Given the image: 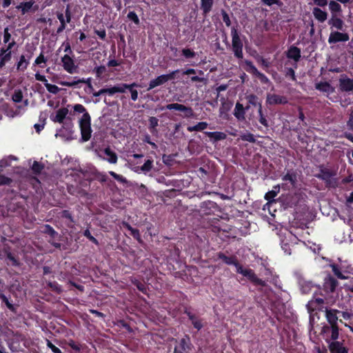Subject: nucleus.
Here are the masks:
<instances>
[{"label": "nucleus", "mask_w": 353, "mask_h": 353, "mask_svg": "<svg viewBox=\"0 0 353 353\" xmlns=\"http://www.w3.org/2000/svg\"><path fill=\"white\" fill-rule=\"evenodd\" d=\"M73 109L75 112L83 114L79 121V125L81 134V141L86 142L90 139L92 132L91 128V117L82 104H75L73 106Z\"/></svg>", "instance_id": "f257e3e1"}, {"label": "nucleus", "mask_w": 353, "mask_h": 353, "mask_svg": "<svg viewBox=\"0 0 353 353\" xmlns=\"http://www.w3.org/2000/svg\"><path fill=\"white\" fill-rule=\"evenodd\" d=\"M336 172L324 167L323 165L319 166V172L314 176L316 178L324 181L325 187L327 188H335L338 186V179L335 177Z\"/></svg>", "instance_id": "f03ea898"}, {"label": "nucleus", "mask_w": 353, "mask_h": 353, "mask_svg": "<svg viewBox=\"0 0 353 353\" xmlns=\"http://www.w3.org/2000/svg\"><path fill=\"white\" fill-rule=\"evenodd\" d=\"M232 36V50L236 58L241 59L243 57V41L240 38L239 32L236 27L231 28Z\"/></svg>", "instance_id": "7ed1b4c3"}, {"label": "nucleus", "mask_w": 353, "mask_h": 353, "mask_svg": "<svg viewBox=\"0 0 353 353\" xmlns=\"http://www.w3.org/2000/svg\"><path fill=\"white\" fill-rule=\"evenodd\" d=\"M236 272L246 277L254 285L266 286V282L258 278L253 270L250 268H243L241 263L236 269Z\"/></svg>", "instance_id": "20e7f679"}, {"label": "nucleus", "mask_w": 353, "mask_h": 353, "mask_svg": "<svg viewBox=\"0 0 353 353\" xmlns=\"http://www.w3.org/2000/svg\"><path fill=\"white\" fill-rule=\"evenodd\" d=\"M219 211L220 209L216 203L210 200L202 202L199 210L202 216L214 214Z\"/></svg>", "instance_id": "39448f33"}, {"label": "nucleus", "mask_w": 353, "mask_h": 353, "mask_svg": "<svg viewBox=\"0 0 353 353\" xmlns=\"http://www.w3.org/2000/svg\"><path fill=\"white\" fill-rule=\"evenodd\" d=\"M161 110H175L183 112L185 113L184 117L186 118H192L194 117V111L191 107H188L179 103H169L164 107L160 108Z\"/></svg>", "instance_id": "423d86ee"}, {"label": "nucleus", "mask_w": 353, "mask_h": 353, "mask_svg": "<svg viewBox=\"0 0 353 353\" xmlns=\"http://www.w3.org/2000/svg\"><path fill=\"white\" fill-rule=\"evenodd\" d=\"M192 350V344L190 337L185 336L181 339L174 346L173 353H190Z\"/></svg>", "instance_id": "0eeeda50"}, {"label": "nucleus", "mask_w": 353, "mask_h": 353, "mask_svg": "<svg viewBox=\"0 0 353 353\" xmlns=\"http://www.w3.org/2000/svg\"><path fill=\"white\" fill-rule=\"evenodd\" d=\"M350 36L346 32H341L339 31H332L328 37V43L330 44H335L339 42H346L349 41Z\"/></svg>", "instance_id": "6e6552de"}, {"label": "nucleus", "mask_w": 353, "mask_h": 353, "mask_svg": "<svg viewBox=\"0 0 353 353\" xmlns=\"http://www.w3.org/2000/svg\"><path fill=\"white\" fill-rule=\"evenodd\" d=\"M183 314L188 316V319L191 321L195 329L199 331L203 328V324L202 323V319L199 318L195 314H193L190 311V307H185L183 309Z\"/></svg>", "instance_id": "1a4fd4ad"}, {"label": "nucleus", "mask_w": 353, "mask_h": 353, "mask_svg": "<svg viewBox=\"0 0 353 353\" xmlns=\"http://www.w3.org/2000/svg\"><path fill=\"white\" fill-rule=\"evenodd\" d=\"M216 259L221 260L223 263L228 265H234L236 269L239 265L240 263L235 255L226 256L224 252H219L216 254Z\"/></svg>", "instance_id": "9d476101"}, {"label": "nucleus", "mask_w": 353, "mask_h": 353, "mask_svg": "<svg viewBox=\"0 0 353 353\" xmlns=\"http://www.w3.org/2000/svg\"><path fill=\"white\" fill-rule=\"evenodd\" d=\"M62 66L67 72L73 74L76 72L77 65H75L74 59L68 54H65L61 57Z\"/></svg>", "instance_id": "9b49d317"}, {"label": "nucleus", "mask_w": 353, "mask_h": 353, "mask_svg": "<svg viewBox=\"0 0 353 353\" xmlns=\"http://www.w3.org/2000/svg\"><path fill=\"white\" fill-rule=\"evenodd\" d=\"M266 104L270 105H285L288 103V101L287 97L284 96H281L276 94H267L266 97Z\"/></svg>", "instance_id": "f8f14e48"}, {"label": "nucleus", "mask_w": 353, "mask_h": 353, "mask_svg": "<svg viewBox=\"0 0 353 353\" xmlns=\"http://www.w3.org/2000/svg\"><path fill=\"white\" fill-rule=\"evenodd\" d=\"M339 310L336 309H326L325 310V317L330 325V327H339L338 326V321H339Z\"/></svg>", "instance_id": "ddd939ff"}, {"label": "nucleus", "mask_w": 353, "mask_h": 353, "mask_svg": "<svg viewBox=\"0 0 353 353\" xmlns=\"http://www.w3.org/2000/svg\"><path fill=\"white\" fill-rule=\"evenodd\" d=\"M338 285V281L332 276L328 275L324 279L323 290L327 293L334 292Z\"/></svg>", "instance_id": "4468645a"}, {"label": "nucleus", "mask_w": 353, "mask_h": 353, "mask_svg": "<svg viewBox=\"0 0 353 353\" xmlns=\"http://www.w3.org/2000/svg\"><path fill=\"white\" fill-rule=\"evenodd\" d=\"M330 353H348V349L341 341H331L326 340Z\"/></svg>", "instance_id": "2eb2a0df"}, {"label": "nucleus", "mask_w": 353, "mask_h": 353, "mask_svg": "<svg viewBox=\"0 0 353 353\" xmlns=\"http://www.w3.org/2000/svg\"><path fill=\"white\" fill-rule=\"evenodd\" d=\"M341 14L331 15L327 23L331 28H336L337 30H343L345 23L341 18Z\"/></svg>", "instance_id": "dca6fc26"}, {"label": "nucleus", "mask_w": 353, "mask_h": 353, "mask_svg": "<svg viewBox=\"0 0 353 353\" xmlns=\"http://www.w3.org/2000/svg\"><path fill=\"white\" fill-rule=\"evenodd\" d=\"M248 105L246 109L248 110L251 106L259 108H262V100L254 94H250L245 96Z\"/></svg>", "instance_id": "f3484780"}, {"label": "nucleus", "mask_w": 353, "mask_h": 353, "mask_svg": "<svg viewBox=\"0 0 353 353\" xmlns=\"http://www.w3.org/2000/svg\"><path fill=\"white\" fill-rule=\"evenodd\" d=\"M127 83H119L110 88H103L104 94L112 96L116 93H123L125 92V88H128Z\"/></svg>", "instance_id": "a211bd4d"}, {"label": "nucleus", "mask_w": 353, "mask_h": 353, "mask_svg": "<svg viewBox=\"0 0 353 353\" xmlns=\"http://www.w3.org/2000/svg\"><path fill=\"white\" fill-rule=\"evenodd\" d=\"M339 89L342 92H351L353 90V79L348 77L341 78L339 79Z\"/></svg>", "instance_id": "6ab92c4d"}, {"label": "nucleus", "mask_w": 353, "mask_h": 353, "mask_svg": "<svg viewBox=\"0 0 353 353\" xmlns=\"http://www.w3.org/2000/svg\"><path fill=\"white\" fill-rule=\"evenodd\" d=\"M68 112L69 111L67 108H59L57 111L55 116H50V119L54 123H63Z\"/></svg>", "instance_id": "aec40b11"}, {"label": "nucleus", "mask_w": 353, "mask_h": 353, "mask_svg": "<svg viewBox=\"0 0 353 353\" xmlns=\"http://www.w3.org/2000/svg\"><path fill=\"white\" fill-rule=\"evenodd\" d=\"M297 175L296 170H288L286 174L282 176V180L289 181L292 187H295L297 183Z\"/></svg>", "instance_id": "412c9836"}, {"label": "nucleus", "mask_w": 353, "mask_h": 353, "mask_svg": "<svg viewBox=\"0 0 353 353\" xmlns=\"http://www.w3.org/2000/svg\"><path fill=\"white\" fill-rule=\"evenodd\" d=\"M312 14L316 20L319 23H324L328 17V14L326 11L321 10L319 7H314L312 9Z\"/></svg>", "instance_id": "4be33fe9"}, {"label": "nucleus", "mask_w": 353, "mask_h": 353, "mask_svg": "<svg viewBox=\"0 0 353 353\" xmlns=\"http://www.w3.org/2000/svg\"><path fill=\"white\" fill-rule=\"evenodd\" d=\"M167 83L166 79L165 78L164 74L159 75L156 78L150 81L148 83V87L146 89L147 91H150L151 90L154 89L155 88L162 85Z\"/></svg>", "instance_id": "5701e85b"}, {"label": "nucleus", "mask_w": 353, "mask_h": 353, "mask_svg": "<svg viewBox=\"0 0 353 353\" xmlns=\"http://www.w3.org/2000/svg\"><path fill=\"white\" fill-rule=\"evenodd\" d=\"M286 56L288 59H293L294 61L298 62L301 57V52L300 48L292 46L289 48Z\"/></svg>", "instance_id": "b1692460"}, {"label": "nucleus", "mask_w": 353, "mask_h": 353, "mask_svg": "<svg viewBox=\"0 0 353 353\" xmlns=\"http://www.w3.org/2000/svg\"><path fill=\"white\" fill-rule=\"evenodd\" d=\"M104 154L106 157L103 158L104 160L112 164H116L118 161V157L115 152L111 150L110 147H107L103 150Z\"/></svg>", "instance_id": "393cba45"}, {"label": "nucleus", "mask_w": 353, "mask_h": 353, "mask_svg": "<svg viewBox=\"0 0 353 353\" xmlns=\"http://www.w3.org/2000/svg\"><path fill=\"white\" fill-rule=\"evenodd\" d=\"M204 133L210 139L212 143H216L227 138V134L223 132H205Z\"/></svg>", "instance_id": "a878e982"}, {"label": "nucleus", "mask_w": 353, "mask_h": 353, "mask_svg": "<svg viewBox=\"0 0 353 353\" xmlns=\"http://www.w3.org/2000/svg\"><path fill=\"white\" fill-rule=\"evenodd\" d=\"M258 120L259 122L264 126L267 130L269 129L270 125L268 121V113L266 110H263V107L258 110Z\"/></svg>", "instance_id": "bb28decb"}, {"label": "nucleus", "mask_w": 353, "mask_h": 353, "mask_svg": "<svg viewBox=\"0 0 353 353\" xmlns=\"http://www.w3.org/2000/svg\"><path fill=\"white\" fill-rule=\"evenodd\" d=\"M246 106L244 108L243 104L240 103H236L234 110V115L238 120H243L245 119Z\"/></svg>", "instance_id": "cd10ccee"}, {"label": "nucleus", "mask_w": 353, "mask_h": 353, "mask_svg": "<svg viewBox=\"0 0 353 353\" xmlns=\"http://www.w3.org/2000/svg\"><path fill=\"white\" fill-rule=\"evenodd\" d=\"M315 88L316 90L326 93H332L334 91V88L327 81L320 82L316 83Z\"/></svg>", "instance_id": "c85d7f7f"}, {"label": "nucleus", "mask_w": 353, "mask_h": 353, "mask_svg": "<svg viewBox=\"0 0 353 353\" xmlns=\"http://www.w3.org/2000/svg\"><path fill=\"white\" fill-rule=\"evenodd\" d=\"M327 4L329 6V9L330 10L331 15L341 14L342 8L336 0H331Z\"/></svg>", "instance_id": "c756f323"}, {"label": "nucleus", "mask_w": 353, "mask_h": 353, "mask_svg": "<svg viewBox=\"0 0 353 353\" xmlns=\"http://www.w3.org/2000/svg\"><path fill=\"white\" fill-rule=\"evenodd\" d=\"M123 228H126L130 232V234L134 239L137 240L139 243L142 242L141 234L138 229L132 228L128 223L123 221L122 223Z\"/></svg>", "instance_id": "7c9ffc66"}, {"label": "nucleus", "mask_w": 353, "mask_h": 353, "mask_svg": "<svg viewBox=\"0 0 353 353\" xmlns=\"http://www.w3.org/2000/svg\"><path fill=\"white\" fill-rule=\"evenodd\" d=\"M88 83V85L91 89H93L92 86L90 83V80L89 79L88 80H85L84 79H79L77 81H73L71 82H70V81H59V84L63 85V86L74 87V86L78 85L79 83Z\"/></svg>", "instance_id": "2f4dec72"}, {"label": "nucleus", "mask_w": 353, "mask_h": 353, "mask_svg": "<svg viewBox=\"0 0 353 353\" xmlns=\"http://www.w3.org/2000/svg\"><path fill=\"white\" fill-rule=\"evenodd\" d=\"M34 1H29L26 2H21L18 6H17L16 8L18 10H21V14H25L28 13L34 5Z\"/></svg>", "instance_id": "473e14b6"}, {"label": "nucleus", "mask_w": 353, "mask_h": 353, "mask_svg": "<svg viewBox=\"0 0 353 353\" xmlns=\"http://www.w3.org/2000/svg\"><path fill=\"white\" fill-rule=\"evenodd\" d=\"M214 0H201V9L204 14H208L212 8Z\"/></svg>", "instance_id": "72a5a7b5"}, {"label": "nucleus", "mask_w": 353, "mask_h": 353, "mask_svg": "<svg viewBox=\"0 0 353 353\" xmlns=\"http://www.w3.org/2000/svg\"><path fill=\"white\" fill-rule=\"evenodd\" d=\"M208 123L205 121L199 122L197 124L193 126H188L187 130L190 132H201L208 128Z\"/></svg>", "instance_id": "f704fd0d"}, {"label": "nucleus", "mask_w": 353, "mask_h": 353, "mask_svg": "<svg viewBox=\"0 0 353 353\" xmlns=\"http://www.w3.org/2000/svg\"><path fill=\"white\" fill-rule=\"evenodd\" d=\"M131 282L140 292L144 294H148V288L146 286L144 282L141 281L137 279H132Z\"/></svg>", "instance_id": "c9c22d12"}, {"label": "nucleus", "mask_w": 353, "mask_h": 353, "mask_svg": "<svg viewBox=\"0 0 353 353\" xmlns=\"http://www.w3.org/2000/svg\"><path fill=\"white\" fill-rule=\"evenodd\" d=\"M43 232L48 234L51 239H56L59 236L58 232L50 225H45Z\"/></svg>", "instance_id": "e433bc0d"}, {"label": "nucleus", "mask_w": 353, "mask_h": 353, "mask_svg": "<svg viewBox=\"0 0 353 353\" xmlns=\"http://www.w3.org/2000/svg\"><path fill=\"white\" fill-rule=\"evenodd\" d=\"M128 88H125V90H129L131 94V99L136 101L138 99V92L137 90L133 89L134 88L139 87L140 85L137 83H132L131 84H127Z\"/></svg>", "instance_id": "4c0bfd02"}, {"label": "nucleus", "mask_w": 353, "mask_h": 353, "mask_svg": "<svg viewBox=\"0 0 353 353\" xmlns=\"http://www.w3.org/2000/svg\"><path fill=\"white\" fill-rule=\"evenodd\" d=\"M57 19L60 21V26H59V28L57 30V33L59 34V33L62 32L65 29L67 22L65 20V17H64V15L63 13L58 12L57 14Z\"/></svg>", "instance_id": "58836bf2"}, {"label": "nucleus", "mask_w": 353, "mask_h": 353, "mask_svg": "<svg viewBox=\"0 0 353 353\" xmlns=\"http://www.w3.org/2000/svg\"><path fill=\"white\" fill-rule=\"evenodd\" d=\"M190 81L192 82H197L202 83V85L196 84V88L200 89L203 85H207L208 80L207 78L199 77V76H192L190 77Z\"/></svg>", "instance_id": "ea45409f"}, {"label": "nucleus", "mask_w": 353, "mask_h": 353, "mask_svg": "<svg viewBox=\"0 0 353 353\" xmlns=\"http://www.w3.org/2000/svg\"><path fill=\"white\" fill-rule=\"evenodd\" d=\"M29 65V61L26 60L24 55L20 57L19 61L17 64V69L18 70H25Z\"/></svg>", "instance_id": "a19ab883"}, {"label": "nucleus", "mask_w": 353, "mask_h": 353, "mask_svg": "<svg viewBox=\"0 0 353 353\" xmlns=\"http://www.w3.org/2000/svg\"><path fill=\"white\" fill-rule=\"evenodd\" d=\"M94 179L98 181L101 183H104L108 181V176L104 172H101L99 171H95L93 172Z\"/></svg>", "instance_id": "79ce46f5"}, {"label": "nucleus", "mask_w": 353, "mask_h": 353, "mask_svg": "<svg viewBox=\"0 0 353 353\" xmlns=\"http://www.w3.org/2000/svg\"><path fill=\"white\" fill-rule=\"evenodd\" d=\"M153 159H149L147 161H145L143 165L139 168L141 172L147 173L152 170L153 168Z\"/></svg>", "instance_id": "37998d69"}, {"label": "nucleus", "mask_w": 353, "mask_h": 353, "mask_svg": "<svg viewBox=\"0 0 353 353\" xmlns=\"http://www.w3.org/2000/svg\"><path fill=\"white\" fill-rule=\"evenodd\" d=\"M245 63L247 66L246 71L256 77L259 71L257 70L253 63L248 60H246Z\"/></svg>", "instance_id": "c03bdc74"}, {"label": "nucleus", "mask_w": 353, "mask_h": 353, "mask_svg": "<svg viewBox=\"0 0 353 353\" xmlns=\"http://www.w3.org/2000/svg\"><path fill=\"white\" fill-rule=\"evenodd\" d=\"M330 267L332 268V270L334 274L338 279H340L342 280L347 279V277L342 274L341 269L337 264H335V263L331 264Z\"/></svg>", "instance_id": "a18cd8bd"}, {"label": "nucleus", "mask_w": 353, "mask_h": 353, "mask_svg": "<svg viewBox=\"0 0 353 353\" xmlns=\"http://www.w3.org/2000/svg\"><path fill=\"white\" fill-rule=\"evenodd\" d=\"M47 285L52 292L58 294L63 292L61 286L59 285L56 281H49Z\"/></svg>", "instance_id": "49530a36"}, {"label": "nucleus", "mask_w": 353, "mask_h": 353, "mask_svg": "<svg viewBox=\"0 0 353 353\" xmlns=\"http://www.w3.org/2000/svg\"><path fill=\"white\" fill-rule=\"evenodd\" d=\"M44 165L43 163L38 162L37 161H34L33 162V164L31 167L32 171L35 174H39L41 171L43 170Z\"/></svg>", "instance_id": "de8ad7c7"}, {"label": "nucleus", "mask_w": 353, "mask_h": 353, "mask_svg": "<svg viewBox=\"0 0 353 353\" xmlns=\"http://www.w3.org/2000/svg\"><path fill=\"white\" fill-rule=\"evenodd\" d=\"M149 121V130L150 132L153 133L157 131L156 128L158 126L159 119L154 117H150Z\"/></svg>", "instance_id": "09e8293b"}, {"label": "nucleus", "mask_w": 353, "mask_h": 353, "mask_svg": "<svg viewBox=\"0 0 353 353\" xmlns=\"http://www.w3.org/2000/svg\"><path fill=\"white\" fill-rule=\"evenodd\" d=\"M0 299L2 301L3 303H4L6 304V307L10 311H12V312L15 311V307H14V305L10 302L8 297L5 294H0Z\"/></svg>", "instance_id": "8fccbe9b"}, {"label": "nucleus", "mask_w": 353, "mask_h": 353, "mask_svg": "<svg viewBox=\"0 0 353 353\" xmlns=\"http://www.w3.org/2000/svg\"><path fill=\"white\" fill-rule=\"evenodd\" d=\"M12 57V52L9 51L6 54L0 57V69L2 68L7 62L10 61Z\"/></svg>", "instance_id": "3c124183"}, {"label": "nucleus", "mask_w": 353, "mask_h": 353, "mask_svg": "<svg viewBox=\"0 0 353 353\" xmlns=\"http://www.w3.org/2000/svg\"><path fill=\"white\" fill-rule=\"evenodd\" d=\"M23 92L20 89L15 90L12 96V99L15 103H20L23 99Z\"/></svg>", "instance_id": "603ef678"}, {"label": "nucleus", "mask_w": 353, "mask_h": 353, "mask_svg": "<svg viewBox=\"0 0 353 353\" xmlns=\"http://www.w3.org/2000/svg\"><path fill=\"white\" fill-rule=\"evenodd\" d=\"M83 234L89 241H90L92 243H93L96 245H99V241L92 235V234H91V232H90V230L88 228H87L86 230H85L83 231Z\"/></svg>", "instance_id": "864d4df0"}, {"label": "nucleus", "mask_w": 353, "mask_h": 353, "mask_svg": "<svg viewBox=\"0 0 353 353\" xmlns=\"http://www.w3.org/2000/svg\"><path fill=\"white\" fill-rule=\"evenodd\" d=\"M45 86L49 92L54 94H57L60 91V88L56 85L45 83Z\"/></svg>", "instance_id": "5fc2aeb1"}, {"label": "nucleus", "mask_w": 353, "mask_h": 353, "mask_svg": "<svg viewBox=\"0 0 353 353\" xmlns=\"http://www.w3.org/2000/svg\"><path fill=\"white\" fill-rule=\"evenodd\" d=\"M183 56L186 59H191L195 57L196 53L190 48H183L181 50Z\"/></svg>", "instance_id": "6e6d98bb"}, {"label": "nucleus", "mask_w": 353, "mask_h": 353, "mask_svg": "<svg viewBox=\"0 0 353 353\" xmlns=\"http://www.w3.org/2000/svg\"><path fill=\"white\" fill-rule=\"evenodd\" d=\"M129 20L133 21L134 24L139 25L140 20L134 11H130L127 15Z\"/></svg>", "instance_id": "4d7b16f0"}, {"label": "nucleus", "mask_w": 353, "mask_h": 353, "mask_svg": "<svg viewBox=\"0 0 353 353\" xmlns=\"http://www.w3.org/2000/svg\"><path fill=\"white\" fill-rule=\"evenodd\" d=\"M60 214H61V218L66 219L69 220V221L71 223H74V220L73 219L72 214V213L69 210H64L62 212H61Z\"/></svg>", "instance_id": "13d9d810"}, {"label": "nucleus", "mask_w": 353, "mask_h": 353, "mask_svg": "<svg viewBox=\"0 0 353 353\" xmlns=\"http://www.w3.org/2000/svg\"><path fill=\"white\" fill-rule=\"evenodd\" d=\"M330 329H331L330 339L332 340V341H338L337 339H339V327H330Z\"/></svg>", "instance_id": "bf43d9fd"}, {"label": "nucleus", "mask_w": 353, "mask_h": 353, "mask_svg": "<svg viewBox=\"0 0 353 353\" xmlns=\"http://www.w3.org/2000/svg\"><path fill=\"white\" fill-rule=\"evenodd\" d=\"M241 139L243 141H248L250 143H255L256 142V139H255L254 135L250 132L243 134L241 136Z\"/></svg>", "instance_id": "052dcab7"}, {"label": "nucleus", "mask_w": 353, "mask_h": 353, "mask_svg": "<svg viewBox=\"0 0 353 353\" xmlns=\"http://www.w3.org/2000/svg\"><path fill=\"white\" fill-rule=\"evenodd\" d=\"M221 15H222V19L226 26L229 27L231 26V20L230 18L229 14L227 13V12L225 10H221Z\"/></svg>", "instance_id": "680f3d73"}, {"label": "nucleus", "mask_w": 353, "mask_h": 353, "mask_svg": "<svg viewBox=\"0 0 353 353\" xmlns=\"http://www.w3.org/2000/svg\"><path fill=\"white\" fill-rule=\"evenodd\" d=\"M197 174L198 176L201 178L202 179H207L209 176V172L207 171L204 168L201 167L198 169Z\"/></svg>", "instance_id": "e2e57ef3"}, {"label": "nucleus", "mask_w": 353, "mask_h": 353, "mask_svg": "<svg viewBox=\"0 0 353 353\" xmlns=\"http://www.w3.org/2000/svg\"><path fill=\"white\" fill-rule=\"evenodd\" d=\"M313 286V283L311 281H306L301 284V290L303 293H308Z\"/></svg>", "instance_id": "0e129e2a"}, {"label": "nucleus", "mask_w": 353, "mask_h": 353, "mask_svg": "<svg viewBox=\"0 0 353 353\" xmlns=\"http://www.w3.org/2000/svg\"><path fill=\"white\" fill-rule=\"evenodd\" d=\"M109 174L112 176L115 180L121 183H125L127 181L126 179L122 175L118 174L113 171H110Z\"/></svg>", "instance_id": "69168bd1"}, {"label": "nucleus", "mask_w": 353, "mask_h": 353, "mask_svg": "<svg viewBox=\"0 0 353 353\" xmlns=\"http://www.w3.org/2000/svg\"><path fill=\"white\" fill-rule=\"evenodd\" d=\"M94 72L96 74L97 78H100L103 73L106 72V68L104 65H100L94 68Z\"/></svg>", "instance_id": "338daca9"}, {"label": "nucleus", "mask_w": 353, "mask_h": 353, "mask_svg": "<svg viewBox=\"0 0 353 353\" xmlns=\"http://www.w3.org/2000/svg\"><path fill=\"white\" fill-rule=\"evenodd\" d=\"M46 345L52 350L53 353H63L60 349L56 347L48 339L46 340Z\"/></svg>", "instance_id": "774afa93"}]
</instances>
